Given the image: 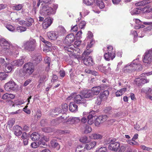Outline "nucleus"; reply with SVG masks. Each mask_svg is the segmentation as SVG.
<instances>
[{
	"mask_svg": "<svg viewBox=\"0 0 152 152\" xmlns=\"http://www.w3.org/2000/svg\"><path fill=\"white\" fill-rule=\"evenodd\" d=\"M109 91L107 90H106L104 91L102 93V94H101L100 96V97L101 99H106L107 98V97L108 96L109 94Z\"/></svg>",
	"mask_w": 152,
	"mask_h": 152,
	"instance_id": "obj_33",
	"label": "nucleus"
},
{
	"mask_svg": "<svg viewBox=\"0 0 152 152\" xmlns=\"http://www.w3.org/2000/svg\"><path fill=\"white\" fill-rule=\"evenodd\" d=\"M83 3L87 5H90L94 3L93 0H83Z\"/></svg>",
	"mask_w": 152,
	"mask_h": 152,
	"instance_id": "obj_43",
	"label": "nucleus"
},
{
	"mask_svg": "<svg viewBox=\"0 0 152 152\" xmlns=\"http://www.w3.org/2000/svg\"><path fill=\"white\" fill-rule=\"evenodd\" d=\"M126 91V88H124L119 90H118L115 93V96L117 97L122 96Z\"/></svg>",
	"mask_w": 152,
	"mask_h": 152,
	"instance_id": "obj_30",
	"label": "nucleus"
},
{
	"mask_svg": "<svg viewBox=\"0 0 152 152\" xmlns=\"http://www.w3.org/2000/svg\"><path fill=\"white\" fill-rule=\"evenodd\" d=\"M32 80L31 79L27 80L24 82L23 84V86H26L28 85L31 82Z\"/></svg>",
	"mask_w": 152,
	"mask_h": 152,
	"instance_id": "obj_64",
	"label": "nucleus"
},
{
	"mask_svg": "<svg viewBox=\"0 0 152 152\" xmlns=\"http://www.w3.org/2000/svg\"><path fill=\"white\" fill-rule=\"evenodd\" d=\"M69 110L72 112H75L77 110V106L74 102H71L69 105Z\"/></svg>",
	"mask_w": 152,
	"mask_h": 152,
	"instance_id": "obj_26",
	"label": "nucleus"
},
{
	"mask_svg": "<svg viewBox=\"0 0 152 152\" xmlns=\"http://www.w3.org/2000/svg\"><path fill=\"white\" fill-rule=\"evenodd\" d=\"M132 15H134L139 14L140 13V11L137 8H135L132 10L130 12Z\"/></svg>",
	"mask_w": 152,
	"mask_h": 152,
	"instance_id": "obj_42",
	"label": "nucleus"
},
{
	"mask_svg": "<svg viewBox=\"0 0 152 152\" xmlns=\"http://www.w3.org/2000/svg\"><path fill=\"white\" fill-rule=\"evenodd\" d=\"M23 72L27 75L29 76L33 72L34 67L32 63L29 62L26 64L23 67Z\"/></svg>",
	"mask_w": 152,
	"mask_h": 152,
	"instance_id": "obj_7",
	"label": "nucleus"
},
{
	"mask_svg": "<svg viewBox=\"0 0 152 152\" xmlns=\"http://www.w3.org/2000/svg\"><path fill=\"white\" fill-rule=\"evenodd\" d=\"M103 136L102 135L97 134H93L90 136V137L93 139H101Z\"/></svg>",
	"mask_w": 152,
	"mask_h": 152,
	"instance_id": "obj_32",
	"label": "nucleus"
},
{
	"mask_svg": "<svg viewBox=\"0 0 152 152\" xmlns=\"http://www.w3.org/2000/svg\"><path fill=\"white\" fill-rule=\"evenodd\" d=\"M107 149L106 147H102L96 151V152H105Z\"/></svg>",
	"mask_w": 152,
	"mask_h": 152,
	"instance_id": "obj_51",
	"label": "nucleus"
},
{
	"mask_svg": "<svg viewBox=\"0 0 152 152\" xmlns=\"http://www.w3.org/2000/svg\"><path fill=\"white\" fill-rule=\"evenodd\" d=\"M47 35L49 39L52 40H56L59 36L57 32L51 31L47 32Z\"/></svg>",
	"mask_w": 152,
	"mask_h": 152,
	"instance_id": "obj_18",
	"label": "nucleus"
},
{
	"mask_svg": "<svg viewBox=\"0 0 152 152\" xmlns=\"http://www.w3.org/2000/svg\"><path fill=\"white\" fill-rule=\"evenodd\" d=\"M91 90L94 96L95 95H97L99 94L101 90V87L99 86H96L93 87Z\"/></svg>",
	"mask_w": 152,
	"mask_h": 152,
	"instance_id": "obj_24",
	"label": "nucleus"
},
{
	"mask_svg": "<svg viewBox=\"0 0 152 152\" xmlns=\"http://www.w3.org/2000/svg\"><path fill=\"white\" fill-rule=\"evenodd\" d=\"M44 132H50L52 131V129L50 127H46L43 129Z\"/></svg>",
	"mask_w": 152,
	"mask_h": 152,
	"instance_id": "obj_52",
	"label": "nucleus"
},
{
	"mask_svg": "<svg viewBox=\"0 0 152 152\" xmlns=\"http://www.w3.org/2000/svg\"><path fill=\"white\" fill-rule=\"evenodd\" d=\"M107 52L109 53H112V52L114 50H113V46H109L107 48Z\"/></svg>",
	"mask_w": 152,
	"mask_h": 152,
	"instance_id": "obj_61",
	"label": "nucleus"
},
{
	"mask_svg": "<svg viewBox=\"0 0 152 152\" xmlns=\"http://www.w3.org/2000/svg\"><path fill=\"white\" fill-rule=\"evenodd\" d=\"M75 46L73 45H70L68 46H66L64 47V49L68 52H71L72 55H74L76 52V50L74 48Z\"/></svg>",
	"mask_w": 152,
	"mask_h": 152,
	"instance_id": "obj_22",
	"label": "nucleus"
},
{
	"mask_svg": "<svg viewBox=\"0 0 152 152\" xmlns=\"http://www.w3.org/2000/svg\"><path fill=\"white\" fill-rule=\"evenodd\" d=\"M41 145H39L38 144V142L37 143L34 142L32 143L31 144V147L33 148H37L39 145L40 146Z\"/></svg>",
	"mask_w": 152,
	"mask_h": 152,
	"instance_id": "obj_53",
	"label": "nucleus"
},
{
	"mask_svg": "<svg viewBox=\"0 0 152 152\" xmlns=\"http://www.w3.org/2000/svg\"><path fill=\"white\" fill-rule=\"evenodd\" d=\"M74 101L77 104L85 103L86 102V100L80 95H76L75 94Z\"/></svg>",
	"mask_w": 152,
	"mask_h": 152,
	"instance_id": "obj_17",
	"label": "nucleus"
},
{
	"mask_svg": "<svg viewBox=\"0 0 152 152\" xmlns=\"http://www.w3.org/2000/svg\"><path fill=\"white\" fill-rule=\"evenodd\" d=\"M115 51L114 50L112 53L106 52L104 55V57L107 61L113 60L115 57Z\"/></svg>",
	"mask_w": 152,
	"mask_h": 152,
	"instance_id": "obj_16",
	"label": "nucleus"
},
{
	"mask_svg": "<svg viewBox=\"0 0 152 152\" xmlns=\"http://www.w3.org/2000/svg\"><path fill=\"white\" fill-rule=\"evenodd\" d=\"M81 94L84 98L91 99L94 96L91 90H86L82 92Z\"/></svg>",
	"mask_w": 152,
	"mask_h": 152,
	"instance_id": "obj_15",
	"label": "nucleus"
},
{
	"mask_svg": "<svg viewBox=\"0 0 152 152\" xmlns=\"http://www.w3.org/2000/svg\"><path fill=\"white\" fill-rule=\"evenodd\" d=\"M83 147V146L82 145H78L77 147L76 148V149L75 152H83V151L79 150V149H80V148H82Z\"/></svg>",
	"mask_w": 152,
	"mask_h": 152,
	"instance_id": "obj_63",
	"label": "nucleus"
},
{
	"mask_svg": "<svg viewBox=\"0 0 152 152\" xmlns=\"http://www.w3.org/2000/svg\"><path fill=\"white\" fill-rule=\"evenodd\" d=\"M135 67L132 62L131 63L124 66L122 68V70L124 73H130L136 70Z\"/></svg>",
	"mask_w": 152,
	"mask_h": 152,
	"instance_id": "obj_11",
	"label": "nucleus"
},
{
	"mask_svg": "<svg viewBox=\"0 0 152 152\" xmlns=\"http://www.w3.org/2000/svg\"><path fill=\"white\" fill-rule=\"evenodd\" d=\"M47 78V76L45 75H43L41 77L39 80L40 83H42Z\"/></svg>",
	"mask_w": 152,
	"mask_h": 152,
	"instance_id": "obj_58",
	"label": "nucleus"
},
{
	"mask_svg": "<svg viewBox=\"0 0 152 152\" xmlns=\"http://www.w3.org/2000/svg\"><path fill=\"white\" fill-rule=\"evenodd\" d=\"M84 64L88 66H91L93 64L92 58L90 56H86L84 57L83 59Z\"/></svg>",
	"mask_w": 152,
	"mask_h": 152,
	"instance_id": "obj_19",
	"label": "nucleus"
},
{
	"mask_svg": "<svg viewBox=\"0 0 152 152\" xmlns=\"http://www.w3.org/2000/svg\"><path fill=\"white\" fill-rule=\"evenodd\" d=\"M53 8L49 5L46 4L42 6L41 7L40 11V13L45 15H54L53 12Z\"/></svg>",
	"mask_w": 152,
	"mask_h": 152,
	"instance_id": "obj_5",
	"label": "nucleus"
},
{
	"mask_svg": "<svg viewBox=\"0 0 152 152\" xmlns=\"http://www.w3.org/2000/svg\"><path fill=\"white\" fill-rule=\"evenodd\" d=\"M28 23L24 20L20 21V24L22 26H20V32L24 31L26 30V26H31L34 22V20L32 18H29L28 19Z\"/></svg>",
	"mask_w": 152,
	"mask_h": 152,
	"instance_id": "obj_6",
	"label": "nucleus"
},
{
	"mask_svg": "<svg viewBox=\"0 0 152 152\" xmlns=\"http://www.w3.org/2000/svg\"><path fill=\"white\" fill-rule=\"evenodd\" d=\"M141 10L143 13H149L151 11L148 8L146 7L142 8Z\"/></svg>",
	"mask_w": 152,
	"mask_h": 152,
	"instance_id": "obj_59",
	"label": "nucleus"
},
{
	"mask_svg": "<svg viewBox=\"0 0 152 152\" xmlns=\"http://www.w3.org/2000/svg\"><path fill=\"white\" fill-rule=\"evenodd\" d=\"M88 123L89 125H91L96 119V116L94 115L90 114L87 116Z\"/></svg>",
	"mask_w": 152,
	"mask_h": 152,
	"instance_id": "obj_27",
	"label": "nucleus"
},
{
	"mask_svg": "<svg viewBox=\"0 0 152 152\" xmlns=\"http://www.w3.org/2000/svg\"><path fill=\"white\" fill-rule=\"evenodd\" d=\"M31 139L34 141H38L39 145H45V142L49 140V139L43 135H41L36 132H34L30 136Z\"/></svg>",
	"mask_w": 152,
	"mask_h": 152,
	"instance_id": "obj_2",
	"label": "nucleus"
},
{
	"mask_svg": "<svg viewBox=\"0 0 152 152\" xmlns=\"http://www.w3.org/2000/svg\"><path fill=\"white\" fill-rule=\"evenodd\" d=\"M135 5L137 6H142L145 4L143 1H142L135 3Z\"/></svg>",
	"mask_w": 152,
	"mask_h": 152,
	"instance_id": "obj_57",
	"label": "nucleus"
},
{
	"mask_svg": "<svg viewBox=\"0 0 152 152\" xmlns=\"http://www.w3.org/2000/svg\"><path fill=\"white\" fill-rule=\"evenodd\" d=\"M6 27L10 31L13 32L15 29L14 27L12 25L10 24H7L6 25Z\"/></svg>",
	"mask_w": 152,
	"mask_h": 152,
	"instance_id": "obj_41",
	"label": "nucleus"
},
{
	"mask_svg": "<svg viewBox=\"0 0 152 152\" xmlns=\"http://www.w3.org/2000/svg\"><path fill=\"white\" fill-rule=\"evenodd\" d=\"M141 148L144 150L146 151H150L152 150V148L147 147L144 145H142L140 146Z\"/></svg>",
	"mask_w": 152,
	"mask_h": 152,
	"instance_id": "obj_48",
	"label": "nucleus"
},
{
	"mask_svg": "<svg viewBox=\"0 0 152 152\" xmlns=\"http://www.w3.org/2000/svg\"><path fill=\"white\" fill-rule=\"evenodd\" d=\"M36 44L35 39L30 38L28 40L23 42L22 47L23 48L26 50L32 51L35 49L36 46Z\"/></svg>",
	"mask_w": 152,
	"mask_h": 152,
	"instance_id": "obj_3",
	"label": "nucleus"
},
{
	"mask_svg": "<svg viewBox=\"0 0 152 152\" xmlns=\"http://www.w3.org/2000/svg\"><path fill=\"white\" fill-rule=\"evenodd\" d=\"M110 143L108 147L109 149L117 151L119 148L120 144L118 142H115V139L111 140Z\"/></svg>",
	"mask_w": 152,
	"mask_h": 152,
	"instance_id": "obj_12",
	"label": "nucleus"
},
{
	"mask_svg": "<svg viewBox=\"0 0 152 152\" xmlns=\"http://www.w3.org/2000/svg\"><path fill=\"white\" fill-rule=\"evenodd\" d=\"M13 129L15 135L17 136H19V126L16 125L14 126Z\"/></svg>",
	"mask_w": 152,
	"mask_h": 152,
	"instance_id": "obj_37",
	"label": "nucleus"
},
{
	"mask_svg": "<svg viewBox=\"0 0 152 152\" xmlns=\"http://www.w3.org/2000/svg\"><path fill=\"white\" fill-rule=\"evenodd\" d=\"M107 117L106 115H100L96 119L95 125L96 126H98L100 124L105 121L107 119Z\"/></svg>",
	"mask_w": 152,
	"mask_h": 152,
	"instance_id": "obj_14",
	"label": "nucleus"
},
{
	"mask_svg": "<svg viewBox=\"0 0 152 152\" xmlns=\"http://www.w3.org/2000/svg\"><path fill=\"white\" fill-rule=\"evenodd\" d=\"M13 65L10 64H6L5 65V72L7 73L10 72L13 69Z\"/></svg>",
	"mask_w": 152,
	"mask_h": 152,
	"instance_id": "obj_31",
	"label": "nucleus"
},
{
	"mask_svg": "<svg viewBox=\"0 0 152 152\" xmlns=\"http://www.w3.org/2000/svg\"><path fill=\"white\" fill-rule=\"evenodd\" d=\"M132 63L134 64V66H135L136 70H140L142 69V66L140 63L138 58H137L135 60H134L132 61Z\"/></svg>",
	"mask_w": 152,
	"mask_h": 152,
	"instance_id": "obj_21",
	"label": "nucleus"
},
{
	"mask_svg": "<svg viewBox=\"0 0 152 152\" xmlns=\"http://www.w3.org/2000/svg\"><path fill=\"white\" fill-rule=\"evenodd\" d=\"M80 119L77 117H70L68 118L66 121L69 124H73L79 122Z\"/></svg>",
	"mask_w": 152,
	"mask_h": 152,
	"instance_id": "obj_23",
	"label": "nucleus"
},
{
	"mask_svg": "<svg viewBox=\"0 0 152 152\" xmlns=\"http://www.w3.org/2000/svg\"><path fill=\"white\" fill-rule=\"evenodd\" d=\"M80 141L83 143H87L88 142V138L86 136L82 137L80 139Z\"/></svg>",
	"mask_w": 152,
	"mask_h": 152,
	"instance_id": "obj_40",
	"label": "nucleus"
},
{
	"mask_svg": "<svg viewBox=\"0 0 152 152\" xmlns=\"http://www.w3.org/2000/svg\"><path fill=\"white\" fill-rule=\"evenodd\" d=\"M44 61L45 63L48 64V67L46 69V70L48 71L49 69V67L50 65V58L48 57H46L45 58Z\"/></svg>",
	"mask_w": 152,
	"mask_h": 152,
	"instance_id": "obj_36",
	"label": "nucleus"
},
{
	"mask_svg": "<svg viewBox=\"0 0 152 152\" xmlns=\"http://www.w3.org/2000/svg\"><path fill=\"white\" fill-rule=\"evenodd\" d=\"M85 72L86 73L91 74L93 75L96 76L98 75V73L95 71H93L88 69H86Z\"/></svg>",
	"mask_w": 152,
	"mask_h": 152,
	"instance_id": "obj_34",
	"label": "nucleus"
},
{
	"mask_svg": "<svg viewBox=\"0 0 152 152\" xmlns=\"http://www.w3.org/2000/svg\"><path fill=\"white\" fill-rule=\"evenodd\" d=\"M142 61L147 64H150L152 62V49L146 52L143 56Z\"/></svg>",
	"mask_w": 152,
	"mask_h": 152,
	"instance_id": "obj_9",
	"label": "nucleus"
},
{
	"mask_svg": "<svg viewBox=\"0 0 152 152\" xmlns=\"http://www.w3.org/2000/svg\"><path fill=\"white\" fill-rule=\"evenodd\" d=\"M34 60L35 61V63L36 64L38 63L42 60V57L40 56H34L33 58Z\"/></svg>",
	"mask_w": 152,
	"mask_h": 152,
	"instance_id": "obj_38",
	"label": "nucleus"
},
{
	"mask_svg": "<svg viewBox=\"0 0 152 152\" xmlns=\"http://www.w3.org/2000/svg\"><path fill=\"white\" fill-rule=\"evenodd\" d=\"M51 146L54 148L58 150L60 148V146L58 143L56 142L55 140H52L50 142Z\"/></svg>",
	"mask_w": 152,
	"mask_h": 152,
	"instance_id": "obj_29",
	"label": "nucleus"
},
{
	"mask_svg": "<svg viewBox=\"0 0 152 152\" xmlns=\"http://www.w3.org/2000/svg\"><path fill=\"white\" fill-rule=\"evenodd\" d=\"M0 46L1 47L0 51L1 54V56L6 54L7 52V53L11 52L10 48V42L2 38L1 36H0Z\"/></svg>",
	"mask_w": 152,
	"mask_h": 152,
	"instance_id": "obj_1",
	"label": "nucleus"
},
{
	"mask_svg": "<svg viewBox=\"0 0 152 152\" xmlns=\"http://www.w3.org/2000/svg\"><path fill=\"white\" fill-rule=\"evenodd\" d=\"M18 88V85L13 80H10L5 84L4 88L7 91H15Z\"/></svg>",
	"mask_w": 152,
	"mask_h": 152,
	"instance_id": "obj_8",
	"label": "nucleus"
},
{
	"mask_svg": "<svg viewBox=\"0 0 152 152\" xmlns=\"http://www.w3.org/2000/svg\"><path fill=\"white\" fill-rule=\"evenodd\" d=\"M28 107L27 105L25 107L23 108V110L27 114H30L31 111L29 110H27V108Z\"/></svg>",
	"mask_w": 152,
	"mask_h": 152,
	"instance_id": "obj_60",
	"label": "nucleus"
},
{
	"mask_svg": "<svg viewBox=\"0 0 152 152\" xmlns=\"http://www.w3.org/2000/svg\"><path fill=\"white\" fill-rule=\"evenodd\" d=\"M52 7H53V11L54 12V14L56 13V11L57 9L58 8V5L57 4H53V5L52 6Z\"/></svg>",
	"mask_w": 152,
	"mask_h": 152,
	"instance_id": "obj_55",
	"label": "nucleus"
},
{
	"mask_svg": "<svg viewBox=\"0 0 152 152\" xmlns=\"http://www.w3.org/2000/svg\"><path fill=\"white\" fill-rule=\"evenodd\" d=\"M15 123V121L14 118H11L8 121V124L9 126L12 127Z\"/></svg>",
	"mask_w": 152,
	"mask_h": 152,
	"instance_id": "obj_49",
	"label": "nucleus"
},
{
	"mask_svg": "<svg viewBox=\"0 0 152 152\" xmlns=\"http://www.w3.org/2000/svg\"><path fill=\"white\" fill-rule=\"evenodd\" d=\"M96 144V142L95 141H92L89 143L86 144L84 148L87 150H90L94 148Z\"/></svg>",
	"mask_w": 152,
	"mask_h": 152,
	"instance_id": "obj_25",
	"label": "nucleus"
},
{
	"mask_svg": "<svg viewBox=\"0 0 152 152\" xmlns=\"http://www.w3.org/2000/svg\"><path fill=\"white\" fill-rule=\"evenodd\" d=\"M133 21L135 22L136 24H137L138 25H139L138 26L139 28H142L144 27V25H143L140 26V25L141 23V22L140 20L137 19H135L133 20Z\"/></svg>",
	"mask_w": 152,
	"mask_h": 152,
	"instance_id": "obj_47",
	"label": "nucleus"
},
{
	"mask_svg": "<svg viewBox=\"0 0 152 152\" xmlns=\"http://www.w3.org/2000/svg\"><path fill=\"white\" fill-rule=\"evenodd\" d=\"M8 76V75L4 72H0V80H5Z\"/></svg>",
	"mask_w": 152,
	"mask_h": 152,
	"instance_id": "obj_39",
	"label": "nucleus"
},
{
	"mask_svg": "<svg viewBox=\"0 0 152 152\" xmlns=\"http://www.w3.org/2000/svg\"><path fill=\"white\" fill-rule=\"evenodd\" d=\"M87 39H89L90 40V43L88 44L86 47V50L83 53V57L84 56H86L89 55L90 53L92 51V50L91 49L89 50V49L91 48L93 45L94 44V42L92 39H91L93 37V35L92 33L89 31L87 34Z\"/></svg>",
	"mask_w": 152,
	"mask_h": 152,
	"instance_id": "obj_4",
	"label": "nucleus"
},
{
	"mask_svg": "<svg viewBox=\"0 0 152 152\" xmlns=\"http://www.w3.org/2000/svg\"><path fill=\"white\" fill-rule=\"evenodd\" d=\"M53 19L50 17L46 18L44 20L42 26L44 29H46L50 26L53 22Z\"/></svg>",
	"mask_w": 152,
	"mask_h": 152,
	"instance_id": "obj_13",
	"label": "nucleus"
},
{
	"mask_svg": "<svg viewBox=\"0 0 152 152\" xmlns=\"http://www.w3.org/2000/svg\"><path fill=\"white\" fill-rule=\"evenodd\" d=\"M106 67L105 66H102V65H99L98 67V69L102 72H104L105 71Z\"/></svg>",
	"mask_w": 152,
	"mask_h": 152,
	"instance_id": "obj_56",
	"label": "nucleus"
},
{
	"mask_svg": "<svg viewBox=\"0 0 152 152\" xmlns=\"http://www.w3.org/2000/svg\"><path fill=\"white\" fill-rule=\"evenodd\" d=\"M97 6H98L100 9L103 8L105 5L103 1L101 0H95Z\"/></svg>",
	"mask_w": 152,
	"mask_h": 152,
	"instance_id": "obj_35",
	"label": "nucleus"
},
{
	"mask_svg": "<svg viewBox=\"0 0 152 152\" xmlns=\"http://www.w3.org/2000/svg\"><path fill=\"white\" fill-rule=\"evenodd\" d=\"M42 114L40 110H38L37 111L36 113V115L37 119H39L41 117Z\"/></svg>",
	"mask_w": 152,
	"mask_h": 152,
	"instance_id": "obj_62",
	"label": "nucleus"
},
{
	"mask_svg": "<svg viewBox=\"0 0 152 152\" xmlns=\"http://www.w3.org/2000/svg\"><path fill=\"white\" fill-rule=\"evenodd\" d=\"M91 127L89 126H86L85 128L84 132L85 134L89 133L92 131Z\"/></svg>",
	"mask_w": 152,
	"mask_h": 152,
	"instance_id": "obj_44",
	"label": "nucleus"
},
{
	"mask_svg": "<svg viewBox=\"0 0 152 152\" xmlns=\"http://www.w3.org/2000/svg\"><path fill=\"white\" fill-rule=\"evenodd\" d=\"M75 37V36L73 34H69L66 37L65 42L67 44H70L74 41Z\"/></svg>",
	"mask_w": 152,
	"mask_h": 152,
	"instance_id": "obj_20",
	"label": "nucleus"
},
{
	"mask_svg": "<svg viewBox=\"0 0 152 152\" xmlns=\"http://www.w3.org/2000/svg\"><path fill=\"white\" fill-rule=\"evenodd\" d=\"M127 142L131 145H137L138 144L137 142H133L132 140H128L127 141Z\"/></svg>",
	"mask_w": 152,
	"mask_h": 152,
	"instance_id": "obj_54",
	"label": "nucleus"
},
{
	"mask_svg": "<svg viewBox=\"0 0 152 152\" xmlns=\"http://www.w3.org/2000/svg\"><path fill=\"white\" fill-rule=\"evenodd\" d=\"M15 97V95L13 94L6 93L2 96V99L4 100H9L14 99Z\"/></svg>",
	"mask_w": 152,
	"mask_h": 152,
	"instance_id": "obj_28",
	"label": "nucleus"
},
{
	"mask_svg": "<svg viewBox=\"0 0 152 152\" xmlns=\"http://www.w3.org/2000/svg\"><path fill=\"white\" fill-rule=\"evenodd\" d=\"M144 75L145 74H142L139 78H136L134 81V83L138 86H140L142 84L148 83L149 80L147 79Z\"/></svg>",
	"mask_w": 152,
	"mask_h": 152,
	"instance_id": "obj_10",
	"label": "nucleus"
},
{
	"mask_svg": "<svg viewBox=\"0 0 152 152\" xmlns=\"http://www.w3.org/2000/svg\"><path fill=\"white\" fill-rule=\"evenodd\" d=\"M61 108L63 110V113H65L68 110V106L67 104H64L62 105Z\"/></svg>",
	"mask_w": 152,
	"mask_h": 152,
	"instance_id": "obj_45",
	"label": "nucleus"
},
{
	"mask_svg": "<svg viewBox=\"0 0 152 152\" xmlns=\"http://www.w3.org/2000/svg\"><path fill=\"white\" fill-rule=\"evenodd\" d=\"M86 23L84 21H82L80 22L79 24V28L82 29L84 28L85 26Z\"/></svg>",
	"mask_w": 152,
	"mask_h": 152,
	"instance_id": "obj_50",
	"label": "nucleus"
},
{
	"mask_svg": "<svg viewBox=\"0 0 152 152\" xmlns=\"http://www.w3.org/2000/svg\"><path fill=\"white\" fill-rule=\"evenodd\" d=\"M58 30L60 32L61 34L65 33L66 32L65 28L62 26H60L59 27Z\"/></svg>",
	"mask_w": 152,
	"mask_h": 152,
	"instance_id": "obj_46",
	"label": "nucleus"
}]
</instances>
